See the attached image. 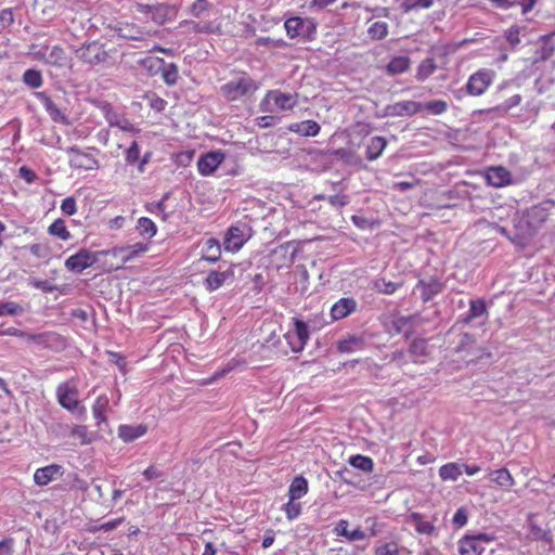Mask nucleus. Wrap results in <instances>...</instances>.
Masks as SVG:
<instances>
[{"label":"nucleus","mask_w":555,"mask_h":555,"mask_svg":"<svg viewBox=\"0 0 555 555\" xmlns=\"http://www.w3.org/2000/svg\"><path fill=\"white\" fill-rule=\"evenodd\" d=\"M259 86L248 75L243 74L221 86L223 96L229 101H236L243 96L255 93Z\"/></svg>","instance_id":"f257e3e1"},{"label":"nucleus","mask_w":555,"mask_h":555,"mask_svg":"<svg viewBox=\"0 0 555 555\" xmlns=\"http://www.w3.org/2000/svg\"><path fill=\"white\" fill-rule=\"evenodd\" d=\"M133 8L135 12L142 14L145 20H151L158 25H163L167 21L173 20L178 12L175 5H169L166 3H135Z\"/></svg>","instance_id":"f03ea898"},{"label":"nucleus","mask_w":555,"mask_h":555,"mask_svg":"<svg viewBox=\"0 0 555 555\" xmlns=\"http://www.w3.org/2000/svg\"><path fill=\"white\" fill-rule=\"evenodd\" d=\"M495 540L493 533H478L475 535H465L459 541L460 555H482L487 545Z\"/></svg>","instance_id":"7ed1b4c3"},{"label":"nucleus","mask_w":555,"mask_h":555,"mask_svg":"<svg viewBox=\"0 0 555 555\" xmlns=\"http://www.w3.org/2000/svg\"><path fill=\"white\" fill-rule=\"evenodd\" d=\"M284 27L289 38H301L305 40H312L315 31L317 24L311 18H301L293 16L285 21Z\"/></svg>","instance_id":"20e7f679"},{"label":"nucleus","mask_w":555,"mask_h":555,"mask_svg":"<svg viewBox=\"0 0 555 555\" xmlns=\"http://www.w3.org/2000/svg\"><path fill=\"white\" fill-rule=\"evenodd\" d=\"M57 401L69 412H77L82 416L86 414V408L80 405L78 400V389L75 384L70 382L63 383L56 388Z\"/></svg>","instance_id":"39448f33"},{"label":"nucleus","mask_w":555,"mask_h":555,"mask_svg":"<svg viewBox=\"0 0 555 555\" xmlns=\"http://www.w3.org/2000/svg\"><path fill=\"white\" fill-rule=\"evenodd\" d=\"M272 104L281 111L292 109L297 104V99L296 95L292 93H284L280 90H270L261 101L260 108L262 112L272 113L274 112Z\"/></svg>","instance_id":"423d86ee"},{"label":"nucleus","mask_w":555,"mask_h":555,"mask_svg":"<svg viewBox=\"0 0 555 555\" xmlns=\"http://www.w3.org/2000/svg\"><path fill=\"white\" fill-rule=\"evenodd\" d=\"M74 53L77 59L91 66L104 63L108 57L104 44L99 41L82 44L80 48L74 49Z\"/></svg>","instance_id":"0eeeda50"},{"label":"nucleus","mask_w":555,"mask_h":555,"mask_svg":"<svg viewBox=\"0 0 555 555\" xmlns=\"http://www.w3.org/2000/svg\"><path fill=\"white\" fill-rule=\"evenodd\" d=\"M293 323L294 328L284 334V339L291 350L297 353L304 350L309 339V330L307 323L299 319H293Z\"/></svg>","instance_id":"6e6552de"},{"label":"nucleus","mask_w":555,"mask_h":555,"mask_svg":"<svg viewBox=\"0 0 555 555\" xmlns=\"http://www.w3.org/2000/svg\"><path fill=\"white\" fill-rule=\"evenodd\" d=\"M250 237V228L243 223L232 225L228 229L224 240L223 246L227 251H237Z\"/></svg>","instance_id":"1a4fd4ad"},{"label":"nucleus","mask_w":555,"mask_h":555,"mask_svg":"<svg viewBox=\"0 0 555 555\" xmlns=\"http://www.w3.org/2000/svg\"><path fill=\"white\" fill-rule=\"evenodd\" d=\"M494 72L482 68L470 75L465 86L466 92L473 96H479L485 93L492 83Z\"/></svg>","instance_id":"9d476101"},{"label":"nucleus","mask_w":555,"mask_h":555,"mask_svg":"<svg viewBox=\"0 0 555 555\" xmlns=\"http://www.w3.org/2000/svg\"><path fill=\"white\" fill-rule=\"evenodd\" d=\"M96 261L98 253H92L89 249L81 248L78 253L66 259L65 268L70 272L80 273L92 267Z\"/></svg>","instance_id":"9b49d317"},{"label":"nucleus","mask_w":555,"mask_h":555,"mask_svg":"<svg viewBox=\"0 0 555 555\" xmlns=\"http://www.w3.org/2000/svg\"><path fill=\"white\" fill-rule=\"evenodd\" d=\"M66 153L69 155V165L72 168L96 170L100 167L98 159H95L91 154L81 151L77 146L68 147Z\"/></svg>","instance_id":"f8f14e48"},{"label":"nucleus","mask_w":555,"mask_h":555,"mask_svg":"<svg viewBox=\"0 0 555 555\" xmlns=\"http://www.w3.org/2000/svg\"><path fill=\"white\" fill-rule=\"evenodd\" d=\"M423 105L421 102L415 101H400L389 104L384 108V117H404L413 116L421 112Z\"/></svg>","instance_id":"ddd939ff"},{"label":"nucleus","mask_w":555,"mask_h":555,"mask_svg":"<svg viewBox=\"0 0 555 555\" xmlns=\"http://www.w3.org/2000/svg\"><path fill=\"white\" fill-rule=\"evenodd\" d=\"M435 54L441 60V63L436 62L435 56H428L424 59L416 70L415 78L417 81H425L429 78L438 67L443 66L446 62L447 52L444 50H435Z\"/></svg>","instance_id":"4468645a"},{"label":"nucleus","mask_w":555,"mask_h":555,"mask_svg":"<svg viewBox=\"0 0 555 555\" xmlns=\"http://www.w3.org/2000/svg\"><path fill=\"white\" fill-rule=\"evenodd\" d=\"M224 160V153L221 151H211L202 155L197 160V169L202 176H209Z\"/></svg>","instance_id":"2eb2a0df"},{"label":"nucleus","mask_w":555,"mask_h":555,"mask_svg":"<svg viewBox=\"0 0 555 555\" xmlns=\"http://www.w3.org/2000/svg\"><path fill=\"white\" fill-rule=\"evenodd\" d=\"M234 279V268L228 267L223 271H210L205 281L204 285L207 291L214 292L224 285L227 282H232Z\"/></svg>","instance_id":"dca6fc26"},{"label":"nucleus","mask_w":555,"mask_h":555,"mask_svg":"<svg viewBox=\"0 0 555 555\" xmlns=\"http://www.w3.org/2000/svg\"><path fill=\"white\" fill-rule=\"evenodd\" d=\"M358 308V302L352 297H343L338 299L331 308V318L338 321L349 317Z\"/></svg>","instance_id":"f3484780"},{"label":"nucleus","mask_w":555,"mask_h":555,"mask_svg":"<svg viewBox=\"0 0 555 555\" xmlns=\"http://www.w3.org/2000/svg\"><path fill=\"white\" fill-rule=\"evenodd\" d=\"M102 112L111 127H117L120 130L128 132L134 130L133 125L124 115L115 112L111 104L105 103L102 106Z\"/></svg>","instance_id":"a211bd4d"},{"label":"nucleus","mask_w":555,"mask_h":555,"mask_svg":"<svg viewBox=\"0 0 555 555\" xmlns=\"http://www.w3.org/2000/svg\"><path fill=\"white\" fill-rule=\"evenodd\" d=\"M40 54L47 64L56 67H65L69 63V59L64 49L59 46H53L51 48L46 47L40 51Z\"/></svg>","instance_id":"6ab92c4d"},{"label":"nucleus","mask_w":555,"mask_h":555,"mask_svg":"<svg viewBox=\"0 0 555 555\" xmlns=\"http://www.w3.org/2000/svg\"><path fill=\"white\" fill-rule=\"evenodd\" d=\"M486 178L488 183L495 188H503L512 182L511 172L501 166L489 168Z\"/></svg>","instance_id":"aec40b11"},{"label":"nucleus","mask_w":555,"mask_h":555,"mask_svg":"<svg viewBox=\"0 0 555 555\" xmlns=\"http://www.w3.org/2000/svg\"><path fill=\"white\" fill-rule=\"evenodd\" d=\"M221 257V246L218 240L208 238L202 245L201 260L211 263L217 262Z\"/></svg>","instance_id":"412c9836"},{"label":"nucleus","mask_w":555,"mask_h":555,"mask_svg":"<svg viewBox=\"0 0 555 555\" xmlns=\"http://www.w3.org/2000/svg\"><path fill=\"white\" fill-rule=\"evenodd\" d=\"M349 522L346 519H340L336 527L334 528V532L337 535L345 537L348 541L354 542V541H361L365 540L367 538V534L365 531L361 530L360 528H357L354 530L348 529Z\"/></svg>","instance_id":"4be33fe9"},{"label":"nucleus","mask_w":555,"mask_h":555,"mask_svg":"<svg viewBox=\"0 0 555 555\" xmlns=\"http://www.w3.org/2000/svg\"><path fill=\"white\" fill-rule=\"evenodd\" d=\"M416 289L420 291L423 301L427 302L442 292V284L434 279L428 282L420 281Z\"/></svg>","instance_id":"5701e85b"},{"label":"nucleus","mask_w":555,"mask_h":555,"mask_svg":"<svg viewBox=\"0 0 555 555\" xmlns=\"http://www.w3.org/2000/svg\"><path fill=\"white\" fill-rule=\"evenodd\" d=\"M145 425H120L118 428V437L124 442H131L146 434Z\"/></svg>","instance_id":"b1692460"},{"label":"nucleus","mask_w":555,"mask_h":555,"mask_svg":"<svg viewBox=\"0 0 555 555\" xmlns=\"http://www.w3.org/2000/svg\"><path fill=\"white\" fill-rule=\"evenodd\" d=\"M408 522L414 527L420 534L430 535L435 531L433 521L425 519V517L416 512L410 514Z\"/></svg>","instance_id":"393cba45"},{"label":"nucleus","mask_w":555,"mask_h":555,"mask_svg":"<svg viewBox=\"0 0 555 555\" xmlns=\"http://www.w3.org/2000/svg\"><path fill=\"white\" fill-rule=\"evenodd\" d=\"M521 102V95L520 94H513L511 96H508L506 100H504L502 103L491 107V108H488V109H480L479 111V114H492V113H495L500 116H504L505 114H507V112L509 109H512L513 107L519 105Z\"/></svg>","instance_id":"a878e982"},{"label":"nucleus","mask_w":555,"mask_h":555,"mask_svg":"<svg viewBox=\"0 0 555 555\" xmlns=\"http://www.w3.org/2000/svg\"><path fill=\"white\" fill-rule=\"evenodd\" d=\"M288 129L304 137H315L319 134L321 127L314 120H304L292 124Z\"/></svg>","instance_id":"bb28decb"},{"label":"nucleus","mask_w":555,"mask_h":555,"mask_svg":"<svg viewBox=\"0 0 555 555\" xmlns=\"http://www.w3.org/2000/svg\"><path fill=\"white\" fill-rule=\"evenodd\" d=\"M35 95L54 121H65L64 114L46 92H36Z\"/></svg>","instance_id":"cd10ccee"},{"label":"nucleus","mask_w":555,"mask_h":555,"mask_svg":"<svg viewBox=\"0 0 555 555\" xmlns=\"http://www.w3.org/2000/svg\"><path fill=\"white\" fill-rule=\"evenodd\" d=\"M61 473V466L49 465L38 468L34 474V480L38 486H47L56 475Z\"/></svg>","instance_id":"c85d7f7f"},{"label":"nucleus","mask_w":555,"mask_h":555,"mask_svg":"<svg viewBox=\"0 0 555 555\" xmlns=\"http://www.w3.org/2000/svg\"><path fill=\"white\" fill-rule=\"evenodd\" d=\"M308 480L302 476H296L288 487V498L292 500H299L308 493Z\"/></svg>","instance_id":"c756f323"},{"label":"nucleus","mask_w":555,"mask_h":555,"mask_svg":"<svg viewBox=\"0 0 555 555\" xmlns=\"http://www.w3.org/2000/svg\"><path fill=\"white\" fill-rule=\"evenodd\" d=\"M386 146H387V140L384 137L376 135V137L371 138L366 145V151H365L366 158L369 160L377 159L382 155V153Z\"/></svg>","instance_id":"7c9ffc66"},{"label":"nucleus","mask_w":555,"mask_h":555,"mask_svg":"<svg viewBox=\"0 0 555 555\" xmlns=\"http://www.w3.org/2000/svg\"><path fill=\"white\" fill-rule=\"evenodd\" d=\"M490 480L503 489H509L515 485V480L507 468H500L489 473Z\"/></svg>","instance_id":"2f4dec72"},{"label":"nucleus","mask_w":555,"mask_h":555,"mask_svg":"<svg viewBox=\"0 0 555 555\" xmlns=\"http://www.w3.org/2000/svg\"><path fill=\"white\" fill-rule=\"evenodd\" d=\"M364 340L360 336H349L337 343V349L341 353H351L363 349Z\"/></svg>","instance_id":"473e14b6"},{"label":"nucleus","mask_w":555,"mask_h":555,"mask_svg":"<svg viewBox=\"0 0 555 555\" xmlns=\"http://www.w3.org/2000/svg\"><path fill=\"white\" fill-rule=\"evenodd\" d=\"M411 64V60L409 56H396L393 57L386 67V70L389 75L395 76L402 73H405Z\"/></svg>","instance_id":"72a5a7b5"},{"label":"nucleus","mask_w":555,"mask_h":555,"mask_svg":"<svg viewBox=\"0 0 555 555\" xmlns=\"http://www.w3.org/2000/svg\"><path fill=\"white\" fill-rule=\"evenodd\" d=\"M108 402H109V400H108L107 396L102 395L95 399V401L92 405V413H93V416L96 420L99 426L102 423L106 424L105 412L107 410Z\"/></svg>","instance_id":"f704fd0d"},{"label":"nucleus","mask_w":555,"mask_h":555,"mask_svg":"<svg viewBox=\"0 0 555 555\" xmlns=\"http://www.w3.org/2000/svg\"><path fill=\"white\" fill-rule=\"evenodd\" d=\"M487 313V306L483 299H473L469 301V310L464 319L465 323L472 322L474 319L480 318Z\"/></svg>","instance_id":"c9c22d12"},{"label":"nucleus","mask_w":555,"mask_h":555,"mask_svg":"<svg viewBox=\"0 0 555 555\" xmlns=\"http://www.w3.org/2000/svg\"><path fill=\"white\" fill-rule=\"evenodd\" d=\"M462 475V465L460 463H448L439 468V476L442 480L455 481Z\"/></svg>","instance_id":"e433bc0d"},{"label":"nucleus","mask_w":555,"mask_h":555,"mask_svg":"<svg viewBox=\"0 0 555 555\" xmlns=\"http://www.w3.org/2000/svg\"><path fill=\"white\" fill-rule=\"evenodd\" d=\"M150 244L149 243H135L133 245L124 246L125 249V257H124V263L129 262L149 250Z\"/></svg>","instance_id":"4c0bfd02"},{"label":"nucleus","mask_w":555,"mask_h":555,"mask_svg":"<svg viewBox=\"0 0 555 555\" xmlns=\"http://www.w3.org/2000/svg\"><path fill=\"white\" fill-rule=\"evenodd\" d=\"M69 436L74 439H78L81 444H89L93 441V434L90 433L87 426L75 425L69 428Z\"/></svg>","instance_id":"58836bf2"},{"label":"nucleus","mask_w":555,"mask_h":555,"mask_svg":"<svg viewBox=\"0 0 555 555\" xmlns=\"http://www.w3.org/2000/svg\"><path fill=\"white\" fill-rule=\"evenodd\" d=\"M48 233L61 238L62 241H68L72 237L70 232L65 225V221L61 218L56 219L52 224H50L48 228Z\"/></svg>","instance_id":"ea45409f"},{"label":"nucleus","mask_w":555,"mask_h":555,"mask_svg":"<svg viewBox=\"0 0 555 555\" xmlns=\"http://www.w3.org/2000/svg\"><path fill=\"white\" fill-rule=\"evenodd\" d=\"M349 464L364 473H371L374 467V462L371 457L361 454L352 455L349 459Z\"/></svg>","instance_id":"a19ab883"},{"label":"nucleus","mask_w":555,"mask_h":555,"mask_svg":"<svg viewBox=\"0 0 555 555\" xmlns=\"http://www.w3.org/2000/svg\"><path fill=\"white\" fill-rule=\"evenodd\" d=\"M137 230L141 236H146L147 238H152L157 232L156 224L146 217H141L138 220Z\"/></svg>","instance_id":"79ce46f5"},{"label":"nucleus","mask_w":555,"mask_h":555,"mask_svg":"<svg viewBox=\"0 0 555 555\" xmlns=\"http://www.w3.org/2000/svg\"><path fill=\"white\" fill-rule=\"evenodd\" d=\"M528 537L533 541H544L546 543L552 542L551 531L542 529L534 522L529 524Z\"/></svg>","instance_id":"37998d69"},{"label":"nucleus","mask_w":555,"mask_h":555,"mask_svg":"<svg viewBox=\"0 0 555 555\" xmlns=\"http://www.w3.org/2000/svg\"><path fill=\"white\" fill-rule=\"evenodd\" d=\"M162 78L166 85L172 86L177 82L179 77L178 66L173 63L163 64L160 68Z\"/></svg>","instance_id":"c03bdc74"},{"label":"nucleus","mask_w":555,"mask_h":555,"mask_svg":"<svg viewBox=\"0 0 555 555\" xmlns=\"http://www.w3.org/2000/svg\"><path fill=\"white\" fill-rule=\"evenodd\" d=\"M547 217V209L543 205L533 206L528 212L529 222L533 225L543 223Z\"/></svg>","instance_id":"a18cd8bd"},{"label":"nucleus","mask_w":555,"mask_h":555,"mask_svg":"<svg viewBox=\"0 0 555 555\" xmlns=\"http://www.w3.org/2000/svg\"><path fill=\"white\" fill-rule=\"evenodd\" d=\"M146 33L131 24H125L120 27V37L131 40H141L144 38Z\"/></svg>","instance_id":"49530a36"},{"label":"nucleus","mask_w":555,"mask_h":555,"mask_svg":"<svg viewBox=\"0 0 555 555\" xmlns=\"http://www.w3.org/2000/svg\"><path fill=\"white\" fill-rule=\"evenodd\" d=\"M367 34L372 39L382 40L388 35V24L386 22H374L367 29Z\"/></svg>","instance_id":"de8ad7c7"},{"label":"nucleus","mask_w":555,"mask_h":555,"mask_svg":"<svg viewBox=\"0 0 555 555\" xmlns=\"http://www.w3.org/2000/svg\"><path fill=\"white\" fill-rule=\"evenodd\" d=\"M423 108L428 111L431 115H442L449 108V103L443 100H433L426 103H422Z\"/></svg>","instance_id":"09e8293b"},{"label":"nucleus","mask_w":555,"mask_h":555,"mask_svg":"<svg viewBox=\"0 0 555 555\" xmlns=\"http://www.w3.org/2000/svg\"><path fill=\"white\" fill-rule=\"evenodd\" d=\"M435 0H402L401 8L408 13L418 9H429L434 5Z\"/></svg>","instance_id":"8fccbe9b"},{"label":"nucleus","mask_w":555,"mask_h":555,"mask_svg":"<svg viewBox=\"0 0 555 555\" xmlns=\"http://www.w3.org/2000/svg\"><path fill=\"white\" fill-rule=\"evenodd\" d=\"M521 30L522 28L518 25H513L504 31V38L512 49L516 48L520 43Z\"/></svg>","instance_id":"3c124183"},{"label":"nucleus","mask_w":555,"mask_h":555,"mask_svg":"<svg viewBox=\"0 0 555 555\" xmlns=\"http://www.w3.org/2000/svg\"><path fill=\"white\" fill-rule=\"evenodd\" d=\"M181 25L191 27L196 33H214L216 27L211 22L184 21Z\"/></svg>","instance_id":"603ef678"},{"label":"nucleus","mask_w":555,"mask_h":555,"mask_svg":"<svg viewBox=\"0 0 555 555\" xmlns=\"http://www.w3.org/2000/svg\"><path fill=\"white\" fill-rule=\"evenodd\" d=\"M23 81L30 88H39L42 85V76L38 70L27 69L23 75Z\"/></svg>","instance_id":"864d4df0"},{"label":"nucleus","mask_w":555,"mask_h":555,"mask_svg":"<svg viewBox=\"0 0 555 555\" xmlns=\"http://www.w3.org/2000/svg\"><path fill=\"white\" fill-rule=\"evenodd\" d=\"M296 501L297 500L291 501V498H288V502L286 504H284V506L282 508L285 512L288 520L296 519L301 513V508H302L301 503H298Z\"/></svg>","instance_id":"5fc2aeb1"},{"label":"nucleus","mask_w":555,"mask_h":555,"mask_svg":"<svg viewBox=\"0 0 555 555\" xmlns=\"http://www.w3.org/2000/svg\"><path fill=\"white\" fill-rule=\"evenodd\" d=\"M23 312L21 305L14 301L0 302V317L17 315Z\"/></svg>","instance_id":"6e6d98bb"},{"label":"nucleus","mask_w":555,"mask_h":555,"mask_svg":"<svg viewBox=\"0 0 555 555\" xmlns=\"http://www.w3.org/2000/svg\"><path fill=\"white\" fill-rule=\"evenodd\" d=\"M410 353L418 359L427 354V343L425 339H414L409 348Z\"/></svg>","instance_id":"4d7b16f0"},{"label":"nucleus","mask_w":555,"mask_h":555,"mask_svg":"<svg viewBox=\"0 0 555 555\" xmlns=\"http://www.w3.org/2000/svg\"><path fill=\"white\" fill-rule=\"evenodd\" d=\"M211 7H212V4L208 0H195V2L190 7V13L194 17L199 18Z\"/></svg>","instance_id":"13d9d810"},{"label":"nucleus","mask_w":555,"mask_h":555,"mask_svg":"<svg viewBox=\"0 0 555 555\" xmlns=\"http://www.w3.org/2000/svg\"><path fill=\"white\" fill-rule=\"evenodd\" d=\"M400 287V284L393 283L391 281H386L385 279H379L375 282V288L387 295L393 294L398 288Z\"/></svg>","instance_id":"bf43d9fd"},{"label":"nucleus","mask_w":555,"mask_h":555,"mask_svg":"<svg viewBox=\"0 0 555 555\" xmlns=\"http://www.w3.org/2000/svg\"><path fill=\"white\" fill-rule=\"evenodd\" d=\"M28 285L41 289L44 293H52L57 289V286L49 280L33 279L28 281Z\"/></svg>","instance_id":"052dcab7"},{"label":"nucleus","mask_w":555,"mask_h":555,"mask_svg":"<svg viewBox=\"0 0 555 555\" xmlns=\"http://www.w3.org/2000/svg\"><path fill=\"white\" fill-rule=\"evenodd\" d=\"M93 488L96 491L99 499L104 504L106 502V493L112 488V482L108 480L94 481Z\"/></svg>","instance_id":"680f3d73"},{"label":"nucleus","mask_w":555,"mask_h":555,"mask_svg":"<svg viewBox=\"0 0 555 555\" xmlns=\"http://www.w3.org/2000/svg\"><path fill=\"white\" fill-rule=\"evenodd\" d=\"M127 164H134L140 159V149L137 141H132L130 146L126 151V157H125Z\"/></svg>","instance_id":"e2e57ef3"},{"label":"nucleus","mask_w":555,"mask_h":555,"mask_svg":"<svg viewBox=\"0 0 555 555\" xmlns=\"http://www.w3.org/2000/svg\"><path fill=\"white\" fill-rule=\"evenodd\" d=\"M61 209L64 214L73 216L77 211L76 201L74 197H66L61 204Z\"/></svg>","instance_id":"0e129e2a"},{"label":"nucleus","mask_w":555,"mask_h":555,"mask_svg":"<svg viewBox=\"0 0 555 555\" xmlns=\"http://www.w3.org/2000/svg\"><path fill=\"white\" fill-rule=\"evenodd\" d=\"M376 555H398L399 550L396 543H386L378 546L375 552Z\"/></svg>","instance_id":"69168bd1"},{"label":"nucleus","mask_w":555,"mask_h":555,"mask_svg":"<svg viewBox=\"0 0 555 555\" xmlns=\"http://www.w3.org/2000/svg\"><path fill=\"white\" fill-rule=\"evenodd\" d=\"M14 23L12 9H3L0 11V26L5 28Z\"/></svg>","instance_id":"338daca9"},{"label":"nucleus","mask_w":555,"mask_h":555,"mask_svg":"<svg viewBox=\"0 0 555 555\" xmlns=\"http://www.w3.org/2000/svg\"><path fill=\"white\" fill-rule=\"evenodd\" d=\"M328 203L336 208H340L346 206L349 203V197L347 195H332L328 197Z\"/></svg>","instance_id":"774afa93"}]
</instances>
